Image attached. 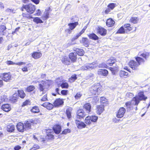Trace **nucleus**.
<instances>
[{
	"instance_id": "18",
	"label": "nucleus",
	"mask_w": 150,
	"mask_h": 150,
	"mask_svg": "<svg viewBox=\"0 0 150 150\" xmlns=\"http://www.w3.org/2000/svg\"><path fill=\"white\" fill-rule=\"evenodd\" d=\"M33 120H30L25 121L24 123L25 128L27 129L30 128L31 125L33 124Z\"/></svg>"
},
{
	"instance_id": "51",
	"label": "nucleus",
	"mask_w": 150,
	"mask_h": 150,
	"mask_svg": "<svg viewBox=\"0 0 150 150\" xmlns=\"http://www.w3.org/2000/svg\"><path fill=\"white\" fill-rule=\"evenodd\" d=\"M60 86L62 88H67L69 87V85L67 82H63Z\"/></svg>"
},
{
	"instance_id": "61",
	"label": "nucleus",
	"mask_w": 150,
	"mask_h": 150,
	"mask_svg": "<svg viewBox=\"0 0 150 150\" xmlns=\"http://www.w3.org/2000/svg\"><path fill=\"white\" fill-rule=\"evenodd\" d=\"M30 101L29 100H26L24 102L22 105V106H24L30 103Z\"/></svg>"
},
{
	"instance_id": "7",
	"label": "nucleus",
	"mask_w": 150,
	"mask_h": 150,
	"mask_svg": "<svg viewBox=\"0 0 150 150\" xmlns=\"http://www.w3.org/2000/svg\"><path fill=\"white\" fill-rule=\"evenodd\" d=\"M54 136L52 134H47L45 138H40V141L42 142L43 143H46L49 140H51L54 139Z\"/></svg>"
},
{
	"instance_id": "58",
	"label": "nucleus",
	"mask_w": 150,
	"mask_h": 150,
	"mask_svg": "<svg viewBox=\"0 0 150 150\" xmlns=\"http://www.w3.org/2000/svg\"><path fill=\"white\" fill-rule=\"evenodd\" d=\"M56 82L57 85L59 86H59H60L61 84L62 83H63L62 81L60 80L59 79H57L56 80Z\"/></svg>"
},
{
	"instance_id": "53",
	"label": "nucleus",
	"mask_w": 150,
	"mask_h": 150,
	"mask_svg": "<svg viewBox=\"0 0 150 150\" xmlns=\"http://www.w3.org/2000/svg\"><path fill=\"white\" fill-rule=\"evenodd\" d=\"M79 36V35L77 34L76 35L74 36L71 39V41L72 43H71L72 44H75V43H73V42L76 40L77 39Z\"/></svg>"
},
{
	"instance_id": "27",
	"label": "nucleus",
	"mask_w": 150,
	"mask_h": 150,
	"mask_svg": "<svg viewBox=\"0 0 150 150\" xmlns=\"http://www.w3.org/2000/svg\"><path fill=\"white\" fill-rule=\"evenodd\" d=\"M18 98V95L17 93H16L14 94L12 97L10 98V100L12 103H14L17 101V99Z\"/></svg>"
},
{
	"instance_id": "60",
	"label": "nucleus",
	"mask_w": 150,
	"mask_h": 150,
	"mask_svg": "<svg viewBox=\"0 0 150 150\" xmlns=\"http://www.w3.org/2000/svg\"><path fill=\"white\" fill-rule=\"evenodd\" d=\"M41 11L39 9H38L36 11V13L35 14V16H40L41 14Z\"/></svg>"
},
{
	"instance_id": "31",
	"label": "nucleus",
	"mask_w": 150,
	"mask_h": 150,
	"mask_svg": "<svg viewBox=\"0 0 150 150\" xmlns=\"http://www.w3.org/2000/svg\"><path fill=\"white\" fill-rule=\"evenodd\" d=\"M123 27L126 32L129 31L131 30L132 29L130 24H125L124 25Z\"/></svg>"
},
{
	"instance_id": "57",
	"label": "nucleus",
	"mask_w": 150,
	"mask_h": 150,
	"mask_svg": "<svg viewBox=\"0 0 150 150\" xmlns=\"http://www.w3.org/2000/svg\"><path fill=\"white\" fill-rule=\"evenodd\" d=\"M71 132V130L69 129H65L63 131H62V134H66L67 133H69Z\"/></svg>"
},
{
	"instance_id": "10",
	"label": "nucleus",
	"mask_w": 150,
	"mask_h": 150,
	"mask_svg": "<svg viewBox=\"0 0 150 150\" xmlns=\"http://www.w3.org/2000/svg\"><path fill=\"white\" fill-rule=\"evenodd\" d=\"M130 67L133 70H137L139 64L134 60H131L129 62Z\"/></svg>"
},
{
	"instance_id": "55",
	"label": "nucleus",
	"mask_w": 150,
	"mask_h": 150,
	"mask_svg": "<svg viewBox=\"0 0 150 150\" xmlns=\"http://www.w3.org/2000/svg\"><path fill=\"white\" fill-rule=\"evenodd\" d=\"M107 101V99L104 97H101L100 98V102L102 103H105Z\"/></svg>"
},
{
	"instance_id": "33",
	"label": "nucleus",
	"mask_w": 150,
	"mask_h": 150,
	"mask_svg": "<svg viewBox=\"0 0 150 150\" xmlns=\"http://www.w3.org/2000/svg\"><path fill=\"white\" fill-rule=\"evenodd\" d=\"M89 38L91 39L96 40L99 39L98 37L95 33H92L88 35Z\"/></svg>"
},
{
	"instance_id": "35",
	"label": "nucleus",
	"mask_w": 150,
	"mask_h": 150,
	"mask_svg": "<svg viewBox=\"0 0 150 150\" xmlns=\"http://www.w3.org/2000/svg\"><path fill=\"white\" fill-rule=\"evenodd\" d=\"M42 54L39 52H35L32 54V57L36 59L40 58Z\"/></svg>"
},
{
	"instance_id": "40",
	"label": "nucleus",
	"mask_w": 150,
	"mask_h": 150,
	"mask_svg": "<svg viewBox=\"0 0 150 150\" xmlns=\"http://www.w3.org/2000/svg\"><path fill=\"white\" fill-rule=\"evenodd\" d=\"M31 111L33 113H36L40 112V110L38 106H35L33 107L31 110Z\"/></svg>"
},
{
	"instance_id": "44",
	"label": "nucleus",
	"mask_w": 150,
	"mask_h": 150,
	"mask_svg": "<svg viewBox=\"0 0 150 150\" xmlns=\"http://www.w3.org/2000/svg\"><path fill=\"white\" fill-rule=\"evenodd\" d=\"M125 31L123 26H122L117 31V33H125Z\"/></svg>"
},
{
	"instance_id": "36",
	"label": "nucleus",
	"mask_w": 150,
	"mask_h": 150,
	"mask_svg": "<svg viewBox=\"0 0 150 150\" xmlns=\"http://www.w3.org/2000/svg\"><path fill=\"white\" fill-rule=\"evenodd\" d=\"M135 59L137 63L139 64V65L141 64L142 63H144L145 62L144 60L139 57H135Z\"/></svg>"
},
{
	"instance_id": "43",
	"label": "nucleus",
	"mask_w": 150,
	"mask_h": 150,
	"mask_svg": "<svg viewBox=\"0 0 150 150\" xmlns=\"http://www.w3.org/2000/svg\"><path fill=\"white\" fill-rule=\"evenodd\" d=\"M119 75L121 77H122L124 76H127L128 75V73L123 70L121 71L119 73Z\"/></svg>"
},
{
	"instance_id": "39",
	"label": "nucleus",
	"mask_w": 150,
	"mask_h": 150,
	"mask_svg": "<svg viewBox=\"0 0 150 150\" xmlns=\"http://www.w3.org/2000/svg\"><path fill=\"white\" fill-rule=\"evenodd\" d=\"M18 94L19 97L22 98H23L25 96V94L23 90H18Z\"/></svg>"
},
{
	"instance_id": "25",
	"label": "nucleus",
	"mask_w": 150,
	"mask_h": 150,
	"mask_svg": "<svg viewBox=\"0 0 150 150\" xmlns=\"http://www.w3.org/2000/svg\"><path fill=\"white\" fill-rule=\"evenodd\" d=\"M83 108L86 111V112L89 113L91 111V105L89 103H86L83 106Z\"/></svg>"
},
{
	"instance_id": "6",
	"label": "nucleus",
	"mask_w": 150,
	"mask_h": 150,
	"mask_svg": "<svg viewBox=\"0 0 150 150\" xmlns=\"http://www.w3.org/2000/svg\"><path fill=\"white\" fill-rule=\"evenodd\" d=\"M94 65L92 63H87L81 67V70H90L94 68Z\"/></svg>"
},
{
	"instance_id": "56",
	"label": "nucleus",
	"mask_w": 150,
	"mask_h": 150,
	"mask_svg": "<svg viewBox=\"0 0 150 150\" xmlns=\"http://www.w3.org/2000/svg\"><path fill=\"white\" fill-rule=\"evenodd\" d=\"M40 146L37 144L34 145L32 148L30 149V150H36L39 149Z\"/></svg>"
},
{
	"instance_id": "19",
	"label": "nucleus",
	"mask_w": 150,
	"mask_h": 150,
	"mask_svg": "<svg viewBox=\"0 0 150 150\" xmlns=\"http://www.w3.org/2000/svg\"><path fill=\"white\" fill-rule=\"evenodd\" d=\"M6 28L4 25H0V35H5L6 34Z\"/></svg>"
},
{
	"instance_id": "46",
	"label": "nucleus",
	"mask_w": 150,
	"mask_h": 150,
	"mask_svg": "<svg viewBox=\"0 0 150 150\" xmlns=\"http://www.w3.org/2000/svg\"><path fill=\"white\" fill-rule=\"evenodd\" d=\"M116 4L113 3H111L109 4L108 6V7L110 10L113 9L116 6Z\"/></svg>"
},
{
	"instance_id": "54",
	"label": "nucleus",
	"mask_w": 150,
	"mask_h": 150,
	"mask_svg": "<svg viewBox=\"0 0 150 150\" xmlns=\"http://www.w3.org/2000/svg\"><path fill=\"white\" fill-rule=\"evenodd\" d=\"M82 95V94L80 92H78L76 94L74 97L76 99H78L80 98Z\"/></svg>"
},
{
	"instance_id": "49",
	"label": "nucleus",
	"mask_w": 150,
	"mask_h": 150,
	"mask_svg": "<svg viewBox=\"0 0 150 150\" xmlns=\"http://www.w3.org/2000/svg\"><path fill=\"white\" fill-rule=\"evenodd\" d=\"M91 103L92 104L95 105L96 104L98 101V99L97 98H92L90 100Z\"/></svg>"
},
{
	"instance_id": "48",
	"label": "nucleus",
	"mask_w": 150,
	"mask_h": 150,
	"mask_svg": "<svg viewBox=\"0 0 150 150\" xmlns=\"http://www.w3.org/2000/svg\"><path fill=\"white\" fill-rule=\"evenodd\" d=\"M71 110L69 109H67L66 110V114L67 115L68 118L69 119L71 117Z\"/></svg>"
},
{
	"instance_id": "3",
	"label": "nucleus",
	"mask_w": 150,
	"mask_h": 150,
	"mask_svg": "<svg viewBox=\"0 0 150 150\" xmlns=\"http://www.w3.org/2000/svg\"><path fill=\"white\" fill-rule=\"evenodd\" d=\"M23 7L30 14L33 13L36 9L35 6L31 4L23 5Z\"/></svg>"
},
{
	"instance_id": "45",
	"label": "nucleus",
	"mask_w": 150,
	"mask_h": 150,
	"mask_svg": "<svg viewBox=\"0 0 150 150\" xmlns=\"http://www.w3.org/2000/svg\"><path fill=\"white\" fill-rule=\"evenodd\" d=\"M15 10L12 8H7L6 9L5 11L9 15L11 13H15Z\"/></svg>"
},
{
	"instance_id": "1",
	"label": "nucleus",
	"mask_w": 150,
	"mask_h": 150,
	"mask_svg": "<svg viewBox=\"0 0 150 150\" xmlns=\"http://www.w3.org/2000/svg\"><path fill=\"white\" fill-rule=\"evenodd\" d=\"M147 99V97L144 95L143 92H139L138 95L134 97L132 100L133 105L137 106L141 100H145Z\"/></svg>"
},
{
	"instance_id": "24",
	"label": "nucleus",
	"mask_w": 150,
	"mask_h": 150,
	"mask_svg": "<svg viewBox=\"0 0 150 150\" xmlns=\"http://www.w3.org/2000/svg\"><path fill=\"white\" fill-rule=\"evenodd\" d=\"M1 109L5 112H8L9 111L11 108L10 105L7 104L3 105L1 106Z\"/></svg>"
},
{
	"instance_id": "15",
	"label": "nucleus",
	"mask_w": 150,
	"mask_h": 150,
	"mask_svg": "<svg viewBox=\"0 0 150 150\" xmlns=\"http://www.w3.org/2000/svg\"><path fill=\"white\" fill-rule=\"evenodd\" d=\"M116 62V60L113 57H111L110 59H108L107 62V64H108L110 66H113L115 67L116 66L115 62Z\"/></svg>"
},
{
	"instance_id": "13",
	"label": "nucleus",
	"mask_w": 150,
	"mask_h": 150,
	"mask_svg": "<svg viewBox=\"0 0 150 150\" xmlns=\"http://www.w3.org/2000/svg\"><path fill=\"white\" fill-rule=\"evenodd\" d=\"M17 128L18 131L21 132H23L24 130H25L23 123L21 122L18 123L17 126Z\"/></svg>"
},
{
	"instance_id": "20",
	"label": "nucleus",
	"mask_w": 150,
	"mask_h": 150,
	"mask_svg": "<svg viewBox=\"0 0 150 150\" xmlns=\"http://www.w3.org/2000/svg\"><path fill=\"white\" fill-rule=\"evenodd\" d=\"M41 105L49 110L52 109L53 108V105L48 102L45 103Z\"/></svg>"
},
{
	"instance_id": "4",
	"label": "nucleus",
	"mask_w": 150,
	"mask_h": 150,
	"mask_svg": "<svg viewBox=\"0 0 150 150\" xmlns=\"http://www.w3.org/2000/svg\"><path fill=\"white\" fill-rule=\"evenodd\" d=\"M98 119V117L95 115L88 116L86 118L85 122L87 124L90 125L91 122H96Z\"/></svg>"
},
{
	"instance_id": "17",
	"label": "nucleus",
	"mask_w": 150,
	"mask_h": 150,
	"mask_svg": "<svg viewBox=\"0 0 150 150\" xmlns=\"http://www.w3.org/2000/svg\"><path fill=\"white\" fill-rule=\"evenodd\" d=\"M53 131L54 132L57 134H59L61 130V127L59 125H54L53 128Z\"/></svg>"
},
{
	"instance_id": "34",
	"label": "nucleus",
	"mask_w": 150,
	"mask_h": 150,
	"mask_svg": "<svg viewBox=\"0 0 150 150\" xmlns=\"http://www.w3.org/2000/svg\"><path fill=\"white\" fill-rule=\"evenodd\" d=\"M78 22H76L74 23H69L68 25L69 26V28L71 30H73L76 27L78 24Z\"/></svg>"
},
{
	"instance_id": "14",
	"label": "nucleus",
	"mask_w": 150,
	"mask_h": 150,
	"mask_svg": "<svg viewBox=\"0 0 150 150\" xmlns=\"http://www.w3.org/2000/svg\"><path fill=\"white\" fill-rule=\"evenodd\" d=\"M69 59L73 62H76L77 59L76 53L75 52H71L69 55Z\"/></svg>"
},
{
	"instance_id": "8",
	"label": "nucleus",
	"mask_w": 150,
	"mask_h": 150,
	"mask_svg": "<svg viewBox=\"0 0 150 150\" xmlns=\"http://www.w3.org/2000/svg\"><path fill=\"white\" fill-rule=\"evenodd\" d=\"M77 118L81 119L85 117L86 115V114L84 112L83 109L78 110L77 112Z\"/></svg>"
},
{
	"instance_id": "64",
	"label": "nucleus",
	"mask_w": 150,
	"mask_h": 150,
	"mask_svg": "<svg viewBox=\"0 0 150 150\" xmlns=\"http://www.w3.org/2000/svg\"><path fill=\"white\" fill-rule=\"evenodd\" d=\"M68 91L66 90H63L61 91V93L64 95H65L67 94L68 93Z\"/></svg>"
},
{
	"instance_id": "41",
	"label": "nucleus",
	"mask_w": 150,
	"mask_h": 150,
	"mask_svg": "<svg viewBox=\"0 0 150 150\" xmlns=\"http://www.w3.org/2000/svg\"><path fill=\"white\" fill-rule=\"evenodd\" d=\"M130 22L133 23H137L139 21V19L137 17H132L130 20Z\"/></svg>"
},
{
	"instance_id": "50",
	"label": "nucleus",
	"mask_w": 150,
	"mask_h": 150,
	"mask_svg": "<svg viewBox=\"0 0 150 150\" xmlns=\"http://www.w3.org/2000/svg\"><path fill=\"white\" fill-rule=\"evenodd\" d=\"M93 77V74H90L86 77V79L87 80H89V81L92 80Z\"/></svg>"
},
{
	"instance_id": "29",
	"label": "nucleus",
	"mask_w": 150,
	"mask_h": 150,
	"mask_svg": "<svg viewBox=\"0 0 150 150\" xmlns=\"http://www.w3.org/2000/svg\"><path fill=\"white\" fill-rule=\"evenodd\" d=\"M63 101L60 99H57L54 103V105L55 107H58L63 104Z\"/></svg>"
},
{
	"instance_id": "47",
	"label": "nucleus",
	"mask_w": 150,
	"mask_h": 150,
	"mask_svg": "<svg viewBox=\"0 0 150 150\" xmlns=\"http://www.w3.org/2000/svg\"><path fill=\"white\" fill-rule=\"evenodd\" d=\"M77 79V76L76 74H74L71 76V78L69 79V81L71 82H73Z\"/></svg>"
},
{
	"instance_id": "21",
	"label": "nucleus",
	"mask_w": 150,
	"mask_h": 150,
	"mask_svg": "<svg viewBox=\"0 0 150 150\" xmlns=\"http://www.w3.org/2000/svg\"><path fill=\"white\" fill-rule=\"evenodd\" d=\"M80 42L86 47L88 46L89 41L87 38H83L82 40H80Z\"/></svg>"
},
{
	"instance_id": "5",
	"label": "nucleus",
	"mask_w": 150,
	"mask_h": 150,
	"mask_svg": "<svg viewBox=\"0 0 150 150\" xmlns=\"http://www.w3.org/2000/svg\"><path fill=\"white\" fill-rule=\"evenodd\" d=\"M41 83L39 84V89L41 91H45V89L47 88L50 86V85L47 82L43 81L41 82Z\"/></svg>"
},
{
	"instance_id": "28",
	"label": "nucleus",
	"mask_w": 150,
	"mask_h": 150,
	"mask_svg": "<svg viewBox=\"0 0 150 150\" xmlns=\"http://www.w3.org/2000/svg\"><path fill=\"white\" fill-rule=\"evenodd\" d=\"M97 113L100 115L104 110V106L103 105L98 106L97 108Z\"/></svg>"
},
{
	"instance_id": "2",
	"label": "nucleus",
	"mask_w": 150,
	"mask_h": 150,
	"mask_svg": "<svg viewBox=\"0 0 150 150\" xmlns=\"http://www.w3.org/2000/svg\"><path fill=\"white\" fill-rule=\"evenodd\" d=\"M100 84L97 83L91 86L90 91L93 94L98 95L100 93Z\"/></svg>"
},
{
	"instance_id": "38",
	"label": "nucleus",
	"mask_w": 150,
	"mask_h": 150,
	"mask_svg": "<svg viewBox=\"0 0 150 150\" xmlns=\"http://www.w3.org/2000/svg\"><path fill=\"white\" fill-rule=\"evenodd\" d=\"M138 55L142 56L146 60L147 59V58H148L149 56V53L146 52L145 53H141V52H139L138 54Z\"/></svg>"
},
{
	"instance_id": "37",
	"label": "nucleus",
	"mask_w": 150,
	"mask_h": 150,
	"mask_svg": "<svg viewBox=\"0 0 150 150\" xmlns=\"http://www.w3.org/2000/svg\"><path fill=\"white\" fill-rule=\"evenodd\" d=\"M14 126L12 124H10L7 126V130L8 132H12L14 130Z\"/></svg>"
},
{
	"instance_id": "12",
	"label": "nucleus",
	"mask_w": 150,
	"mask_h": 150,
	"mask_svg": "<svg viewBox=\"0 0 150 150\" xmlns=\"http://www.w3.org/2000/svg\"><path fill=\"white\" fill-rule=\"evenodd\" d=\"M2 78L3 80L7 82L11 80V76L9 73H4L3 74Z\"/></svg>"
},
{
	"instance_id": "16",
	"label": "nucleus",
	"mask_w": 150,
	"mask_h": 150,
	"mask_svg": "<svg viewBox=\"0 0 150 150\" xmlns=\"http://www.w3.org/2000/svg\"><path fill=\"white\" fill-rule=\"evenodd\" d=\"M50 9V8H48L45 9V11L42 16L43 19L46 20L49 18V13L50 12L49 11Z\"/></svg>"
},
{
	"instance_id": "23",
	"label": "nucleus",
	"mask_w": 150,
	"mask_h": 150,
	"mask_svg": "<svg viewBox=\"0 0 150 150\" xmlns=\"http://www.w3.org/2000/svg\"><path fill=\"white\" fill-rule=\"evenodd\" d=\"M98 32L101 35L104 36L106 34L107 30L103 28L99 27L98 29Z\"/></svg>"
},
{
	"instance_id": "59",
	"label": "nucleus",
	"mask_w": 150,
	"mask_h": 150,
	"mask_svg": "<svg viewBox=\"0 0 150 150\" xmlns=\"http://www.w3.org/2000/svg\"><path fill=\"white\" fill-rule=\"evenodd\" d=\"M99 67H105L106 68H108L109 67L106 64L104 63L99 64Z\"/></svg>"
},
{
	"instance_id": "26",
	"label": "nucleus",
	"mask_w": 150,
	"mask_h": 150,
	"mask_svg": "<svg viewBox=\"0 0 150 150\" xmlns=\"http://www.w3.org/2000/svg\"><path fill=\"white\" fill-rule=\"evenodd\" d=\"M115 24V21L111 18L108 19L106 22V25L108 27H111Z\"/></svg>"
},
{
	"instance_id": "42",
	"label": "nucleus",
	"mask_w": 150,
	"mask_h": 150,
	"mask_svg": "<svg viewBox=\"0 0 150 150\" xmlns=\"http://www.w3.org/2000/svg\"><path fill=\"white\" fill-rule=\"evenodd\" d=\"M33 21L37 23H43L42 20H41L40 18L38 17L35 18L33 20Z\"/></svg>"
},
{
	"instance_id": "63",
	"label": "nucleus",
	"mask_w": 150,
	"mask_h": 150,
	"mask_svg": "<svg viewBox=\"0 0 150 150\" xmlns=\"http://www.w3.org/2000/svg\"><path fill=\"white\" fill-rule=\"evenodd\" d=\"M47 94H45L41 99V101H45L47 100Z\"/></svg>"
},
{
	"instance_id": "30",
	"label": "nucleus",
	"mask_w": 150,
	"mask_h": 150,
	"mask_svg": "<svg viewBox=\"0 0 150 150\" xmlns=\"http://www.w3.org/2000/svg\"><path fill=\"white\" fill-rule=\"evenodd\" d=\"M62 62L64 64L67 65L70 64V59L67 57H64L62 59Z\"/></svg>"
},
{
	"instance_id": "32",
	"label": "nucleus",
	"mask_w": 150,
	"mask_h": 150,
	"mask_svg": "<svg viewBox=\"0 0 150 150\" xmlns=\"http://www.w3.org/2000/svg\"><path fill=\"white\" fill-rule=\"evenodd\" d=\"M98 71L99 74H102L104 76H107L108 74V71L106 69H99Z\"/></svg>"
},
{
	"instance_id": "11",
	"label": "nucleus",
	"mask_w": 150,
	"mask_h": 150,
	"mask_svg": "<svg viewBox=\"0 0 150 150\" xmlns=\"http://www.w3.org/2000/svg\"><path fill=\"white\" fill-rule=\"evenodd\" d=\"M75 122L77 127L79 129H81L86 126V124L80 121L77 120H76Z\"/></svg>"
},
{
	"instance_id": "52",
	"label": "nucleus",
	"mask_w": 150,
	"mask_h": 150,
	"mask_svg": "<svg viewBox=\"0 0 150 150\" xmlns=\"http://www.w3.org/2000/svg\"><path fill=\"white\" fill-rule=\"evenodd\" d=\"M35 88L33 86H30L28 87L27 88V91L28 92H30L33 91Z\"/></svg>"
},
{
	"instance_id": "9",
	"label": "nucleus",
	"mask_w": 150,
	"mask_h": 150,
	"mask_svg": "<svg viewBox=\"0 0 150 150\" xmlns=\"http://www.w3.org/2000/svg\"><path fill=\"white\" fill-rule=\"evenodd\" d=\"M126 112V109L124 107L120 108L118 110L116 115L118 118H121L123 117Z\"/></svg>"
},
{
	"instance_id": "62",
	"label": "nucleus",
	"mask_w": 150,
	"mask_h": 150,
	"mask_svg": "<svg viewBox=\"0 0 150 150\" xmlns=\"http://www.w3.org/2000/svg\"><path fill=\"white\" fill-rule=\"evenodd\" d=\"M113 122L115 123H118L122 121V120L120 119H118L116 118H114L113 119Z\"/></svg>"
},
{
	"instance_id": "22",
	"label": "nucleus",
	"mask_w": 150,
	"mask_h": 150,
	"mask_svg": "<svg viewBox=\"0 0 150 150\" xmlns=\"http://www.w3.org/2000/svg\"><path fill=\"white\" fill-rule=\"evenodd\" d=\"M73 49L76 51L75 53H76V55L78 54L80 56H82L83 55L84 51L82 49L74 48Z\"/></svg>"
}]
</instances>
